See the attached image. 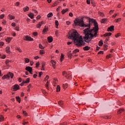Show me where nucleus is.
<instances>
[{
  "label": "nucleus",
  "instance_id": "1",
  "mask_svg": "<svg viewBox=\"0 0 125 125\" xmlns=\"http://www.w3.org/2000/svg\"><path fill=\"white\" fill-rule=\"evenodd\" d=\"M87 19L89 21V24H85L83 23V18H76L74 21L73 26L78 25V26H81V27H88L84 30L85 35L84 40L85 42L90 43L93 38L97 37V33L99 28H98V23L95 20L88 17H87Z\"/></svg>",
  "mask_w": 125,
  "mask_h": 125
},
{
  "label": "nucleus",
  "instance_id": "2",
  "mask_svg": "<svg viewBox=\"0 0 125 125\" xmlns=\"http://www.w3.org/2000/svg\"><path fill=\"white\" fill-rule=\"evenodd\" d=\"M68 39L72 40L77 46L78 47L85 45V42H83V36H80L77 31L73 30L68 33Z\"/></svg>",
  "mask_w": 125,
  "mask_h": 125
},
{
  "label": "nucleus",
  "instance_id": "3",
  "mask_svg": "<svg viewBox=\"0 0 125 125\" xmlns=\"http://www.w3.org/2000/svg\"><path fill=\"white\" fill-rule=\"evenodd\" d=\"M13 73L11 72H9L7 74L4 75L3 77H2V80H4L5 79H9V78H11V79L13 78Z\"/></svg>",
  "mask_w": 125,
  "mask_h": 125
},
{
  "label": "nucleus",
  "instance_id": "4",
  "mask_svg": "<svg viewBox=\"0 0 125 125\" xmlns=\"http://www.w3.org/2000/svg\"><path fill=\"white\" fill-rule=\"evenodd\" d=\"M71 76L72 75L71 74V73H70V72H68L66 73V75L65 76V77L67 80H71V79H72Z\"/></svg>",
  "mask_w": 125,
  "mask_h": 125
},
{
  "label": "nucleus",
  "instance_id": "5",
  "mask_svg": "<svg viewBox=\"0 0 125 125\" xmlns=\"http://www.w3.org/2000/svg\"><path fill=\"white\" fill-rule=\"evenodd\" d=\"M24 41H29L30 42H32V41H33V39L29 36H26L24 38Z\"/></svg>",
  "mask_w": 125,
  "mask_h": 125
},
{
  "label": "nucleus",
  "instance_id": "6",
  "mask_svg": "<svg viewBox=\"0 0 125 125\" xmlns=\"http://www.w3.org/2000/svg\"><path fill=\"white\" fill-rule=\"evenodd\" d=\"M20 86L18 85V84H15L14 86H13L12 88L14 89L13 90L14 91H16V90H18L19 89Z\"/></svg>",
  "mask_w": 125,
  "mask_h": 125
},
{
  "label": "nucleus",
  "instance_id": "7",
  "mask_svg": "<svg viewBox=\"0 0 125 125\" xmlns=\"http://www.w3.org/2000/svg\"><path fill=\"white\" fill-rule=\"evenodd\" d=\"M30 83V78H27L26 81L22 80V84H24V83Z\"/></svg>",
  "mask_w": 125,
  "mask_h": 125
},
{
  "label": "nucleus",
  "instance_id": "8",
  "mask_svg": "<svg viewBox=\"0 0 125 125\" xmlns=\"http://www.w3.org/2000/svg\"><path fill=\"white\" fill-rule=\"evenodd\" d=\"M114 31V25H111L107 28V32H112Z\"/></svg>",
  "mask_w": 125,
  "mask_h": 125
},
{
  "label": "nucleus",
  "instance_id": "9",
  "mask_svg": "<svg viewBox=\"0 0 125 125\" xmlns=\"http://www.w3.org/2000/svg\"><path fill=\"white\" fill-rule=\"evenodd\" d=\"M43 21L40 22L39 23H38L37 25V28H38L39 29H41V26H42V25H43Z\"/></svg>",
  "mask_w": 125,
  "mask_h": 125
},
{
  "label": "nucleus",
  "instance_id": "10",
  "mask_svg": "<svg viewBox=\"0 0 125 125\" xmlns=\"http://www.w3.org/2000/svg\"><path fill=\"white\" fill-rule=\"evenodd\" d=\"M25 70L28 72H31V71H33V68H32V67L30 66H26Z\"/></svg>",
  "mask_w": 125,
  "mask_h": 125
},
{
  "label": "nucleus",
  "instance_id": "11",
  "mask_svg": "<svg viewBox=\"0 0 125 125\" xmlns=\"http://www.w3.org/2000/svg\"><path fill=\"white\" fill-rule=\"evenodd\" d=\"M28 16H29V17H30L31 18V19H34V18L35 17V15H34V14L33 13H30L28 14Z\"/></svg>",
  "mask_w": 125,
  "mask_h": 125
},
{
  "label": "nucleus",
  "instance_id": "12",
  "mask_svg": "<svg viewBox=\"0 0 125 125\" xmlns=\"http://www.w3.org/2000/svg\"><path fill=\"white\" fill-rule=\"evenodd\" d=\"M48 42H52V41L53 39H52V37L50 36L47 38Z\"/></svg>",
  "mask_w": 125,
  "mask_h": 125
},
{
  "label": "nucleus",
  "instance_id": "13",
  "mask_svg": "<svg viewBox=\"0 0 125 125\" xmlns=\"http://www.w3.org/2000/svg\"><path fill=\"white\" fill-rule=\"evenodd\" d=\"M58 3H59V1H57L56 2H55L53 5H52V7H54L55 6H56V5H57V4H58Z\"/></svg>",
  "mask_w": 125,
  "mask_h": 125
},
{
  "label": "nucleus",
  "instance_id": "14",
  "mask_svg": "<svg viewBox=\"0 0 125 125\" xmlns=\"http://www.w3.org/2000/svg\"><path fill=\"white\" fill-rule=\"evenodd\" d=\"M9 19L10 20H14V19H15V17L11 15H9Z\"/></svg>",
  "mask_w": 125,
  "mask_h": 125
},
{
  "label": "nucleus",
  "instance_id": "15",
  "mask_svg": "<svg viewBox=\"0 0 125 125\" xmlns=\"http://www.w3.org/2000/svg\"><path fill=\"white\" fill-rule=\"evenodd\" d=\"M29 9H30V8L28 6H26L25 7L23 8V10L24 12L28 11L29 10Z\"/></svg>",
  "mask_w": 125,
  "mask_h": 125
},
{
  "label": "nucleus",
  "instance_id": "16",
  "mask_svg": "<svg viewBox=\"0 0 125 125\" xmlns=\"http://www.w3.org/2000/svg\"><path fill=\"white\" fill-rule=\"evenodd\" d=\"M90 49V47H89L88 46H86L83 47V50L85 51L89 50Z\"/></svg>",
  "mask_w": 125,
  "mask_h": 125
},
{
  "label": "nucleus",
  "instance_id": "17",
  "mask_svg": "<svg viewBox=\"0 0 125 125\" xmlns=\"http://www.w3.org/2000/svg\"><path fill=\"white\" fill-rule=\"evenodd\" d=\"M112 35V33H106L105 34H104V37H109L110 36H111Z\"/></svg>",
  "mask_w": 125,
  "mask_h": 125
},
{
  "label": "nucleus",
  "instance_id": "18",
  "mask_svg": "<svg viewBox=\"0 0 125 125\" xmlns=\"http://www.w3.org/2000/svg\"><path fill=\"white\" fill-rule=\"evenodd\" d=\"M68 56L70 59H72V56H73V54L71 53V51L68 53Z\"/></svg>",
  "mask_w": 125,
  "mask_h": 125
},
{
  "label": "nucleus",
  "instance_id": "19",
  "mask_svg": "<svg viewBox=\"0 0 125 125\" xmlns=\"http://www.w3.org/2000/svg\"><path fill=\"white\" fill-rule=\"evenodd\" d=\"M52 16H53V14L51 12L48 14L47 17H48V18H50V17H52Z\"/></svg>",
  "mask_w": 125,
  "mask_h": 125
},
{
  "label": "nucleus",
  "instance_id": "20",
  "mask_svg": "<svg viewBox=\"0 0 125 125\" xmlns=\"http://www.w3.org/2000/svg\"><path fill=\"white\" fill-rule=\"evenodd\" d=\"M68 10H69V9H66L62 10V14H64L65 13H66V12H67L68 11Z\"/></svg>",
  "mask_w": 125,
  "mask_h": 125
},
{
  "label": "nucleus",
  "instance_id": "21",
  "mask_svg": "<svg viewBox=\"0 0 125 125\" xmlns=\"http://www.w3.org/2000/svg\"><path fill=\"white\" fill-rule=\"evenodd\" d=\"M80 51V50L79 49H76L73 51V54H76L77 52H79Z\"/></svg>",
  "mask_w": 125,
  "mask_h": 125
},
{
  "label": "nucleus",
  "instance_id": "22",
  "mask_svg": "<svg viewBox=\"0 0 125 125\" xmlns=\"http://www.w3.org/2000/svg\"><path fill=\"white\" fill-rule=\"evenodd\" d=\"M62 87L64 89H66V88H67V87H68V84H67V83L63 84Z\"/></svg>",
  "mask_w": 125,
  "mask_h": 125
},
{
  "label": "nucleus",
  "instance_id": "23",
  "mask_svg": "<svg viewBox=\"0 0 125 125\" xmlns=\"http://www.w3.org/2000/svg\"><path fill=\"white\" fill-rule=\"evenodd\" d=\"M6 51L7 53H9V52H10V47H7L6 48Z\"/></svg>",
  "mask_w": 125,
  "mask_h": 125
},
{
  "label": "nucleus",
  "instance_id": "24",
  "mask_svg": "<svg viewBox=\"0 0 125 125\" xmlns=\"http://www.w3.org/2000/svg\"><path fill=\"white\" fill-rule=\"evenodd\" d=\"M64 55L63 54H61L60 61L61 62H62L63 61V59H64Z\"/></svg>",
  "mask_w": 125,
  "mask_h": 125
},
{
  "label": "nucleus",
  "instance_id": "25",
  "mask_svg": "<svg viewBox=\"0 0 125 125\" xmlns=\"http://www.w3.org/2000/svg\"><path fill=\"white\" fill-rule=\"evenodd\" d=\"M106 21H107V19H103L101 21V23H103L104 24H105Z\"/></svg>",
  "mask_w": 125,
  "mask_h": 125
},
{
  "label": "nucleus",
  "instance_id": "26",
  "mask_svg": "<svg viewBox=\"0 0 125 125\" xmlns=\"http://www.w3.org/2000/svg\"><path fill=\"white\" fill-rule=\"evenodd\" d=\"M6 42H10V41H11V38L8 37L7 39H5Z\"/></svg>",
  "mask_w": 125,
  "mask_h": 125
},
{
  "label": "nucleus",
  "instance_id": "27",
  "mask_svg": "<svg viewBox=\"0 0 125 125\" xmlns=\"http://www.w3.org/2000/svg\"><path fill=\"white\" fill-rule=\"evenodd\" d=\"M16 98L17 99V101H18L19 103H20V102H21V100L20 99V97H19V96L16 97Z\"/></svg>",
  "mask_w": 125,
  "mask_h": 125
},
{
  "label": "nucleus",
  "instance_id": "28",
  "mask_svg": "<svg viewBox=\"0 0 125 125\" xmlns=\"http://www.w3.org/2000/svg\"><path fill=\"white\" fill-rule=\"evenodd\" d=\"M99 46H102L103 45V41L101 40L99 42Z\"/></svg>",
  "mask_w": 125,
  "mask_h": 125
},
{
  "label": "nucleus",
  "instance_id": "29",
  "mask_svg": "<svg viewBox=\"0 0 125 125\" xmlns=\"http://www.w3.org/2000/svg\"><path fill=\"white\" fill-rule=\"evenodd\" d=\"M58 104L60 106H62L63 104V102L62 101H60V102H58Z\"/></svg>",
  "mask_w": 125,
  "mask_h": 125
},
{
  "label": "nucleus",
  "instance_id": "30",
  "mask_svg": "<svg viewBox=\"0 0 125 125\" xmlns=\"http://www.w3.org/2000/svg\"><path fill=\"white\" fill-rule=\"evenodd\" d=\"M48 28L46 27V26H45V28L43 30V33L47 32Z\"/></svg>",
  "mask_w": 125,
  "mask_h": 125
},
{
  "label": "nucleus",
  "instance_id": "31",
  "mask_svg": "<svg viewBox=\"0 0 125 125\" xmlns=\"http://www.w3.org/2000/svg\"><path fill=\"white\" fill-rule=\"evenodd\" d=\"M124 109L123 108L119 109L118 111V114H121V113H122V112H124Z\"/></svg>",
  "mask_w": 125,
  "mask_h": 125
},
{
  "label": "nucleus",
  "instance_id": "32",
  "mask_svg": "<svg viewBox=\"0 0 125 125\" xmlns=\"http://www.w3.org/2000/svg\"><path fill=\"white\" fill-rule=\"evenodd\" d=\"M57 91L58 92L60 91V86H59V85H58L57 86Z\"/></svg>",
  "mask_w": 125,
  "mask_h": 125
},
{
  "label": "nucleus",
  "instance_id": "33",
  "mask_svg": "<svg viewBox=\"0 0 125 125\" xmlns=\"http://www.w3.org/2000/svg\"><path fill=\"white\" fill-rule=\"evenodd\" d=\"M25 62H26V63H29V62H30V59L28 58H25Z\"/></svg>",
  "mask_w": 125,
  "mask_h": 125
},
{
  "label": "nucleus",
  "instance_id": "34",
  "mask_svg": "<svg viewBox=\"0 0 125 125\" xmlns=\"http://www.w3.org/2000/svg\"><path fill=\"white\" fill-rule=\"evenodd\" d=\"M121 18H119V19H117L115 20V21L118 23V22H120L121 21Z\"/></svg>",
  "mask_w": 125,
  "mask_h": 125
},
{
  "label": "nucleus",
  "instance_id": "35",
  "mask_svg": "<svg viewBox=\"0 0 125 125\" xmlns=\"http://www.w3.org/2000/svg\"><path fill=\"white\" fill-rule=\"evenodd\" d=\"M46 88L47 89L49 90V88H48V82H47L45 84Z\"/></svg>",
  "mask_w": 125,
  "mask_h": 125
},
{
  "label": "nucleus",
  "instance_id": "36",
  "mask_svg": "<svg viewBox=\"0 0 125 125\" xmlns=\"http://www.w3.org/2000/svg\"><path fill=\"white\" fill-rule=\"evenodd\" d=\"M52 64L53 65V67H54L55 66V64H56V62H55V61H52Z\"/></svg>",
  "mask_w": 125,
  "mask_h": 125
},
{
  "label": "nucleus",
  "instance_id": "37",
  "mask_svg": "<svg viewBox=\"0 0 125 125\" xmlns=\"http://www.w3.org/2000/svg\"><path fill=\"white\" fill-rule=\"evenodd\" d=\"M2 121H3V117L0 115V122H2Z\"/></svg>",
  "mask_w": 125,
  "mask_h": 125
},
{
  "label": "nucleus",
  "instance_id": "38",
  "mask_svg": "<svg viewBox=\"0 0 125 125\" xmlns=\"http://www.w3.org/2000/svg\"><path fill=\"white\" fill-rule=\"evenodd\" d=\"M4 18V14L0 15V19H3Z\"/></svg>",
  "mask_w": 125,
  "mask_h": 125
},
{
  "label": "nucleus",
  "instance_id": "39",
  "mask_svg": "<svg viewBox=\"0 0 125 125\" xmlns=\"http://www.w3.org/2000/svg\"><path fill=\"white\" fill-rule=\"evenodd\" d=\"M99 15H100V16H102V17L104 16V13H102V12H99Z\"/></svg>",
  "mask_w": 125,
  "mask_h": 125
},
{
  "label": "nucleus",
  "instance_id": "40",
  "mask_svg": "<svg viewBox=\"0 0 125 125\" xmlns=\"http://www.w3.org/2000/svg\"><path fill=\"white\" fill-rule=\"evenodd\" d=\"M40 54H44V50H40Z\"/></svg>",
  "mask_w": 125,
  "mask_h": 125
},
{
  "label": "nucleus",
  "instance_id": "41",
  "mask_svg": "<svg viewBox=\"0 0 125 125\" xmlns=\"http://www.w3.org/2000/svg\"><path fill=\"white\" fill-rule=\"evenodd\" d=\"M59 24V23L58 22V21H55V25L57 26H58V25Z\"/></svg>",
  "mask_w": 125,
  "mask_h": 125
},
{
  "label": "nucleus",
  "instance_id": "42",
  "mask_svg": "<svg viewBox=\"0 0 125 125\" xmlns=\"http://www.w3.org/2000/svg\"><path fill=\"white\" fill-rule=\"evenodd\" d=\"M44 66H45V64H44V63H42V68L43 69V71H44V68L43 67H44Z\"/></svg>",
  "mask_w": 125,
  "mask_h": 125
},
{
  "label": "nucleus",
  "instance_id": "43",
  "mask_svg": "<svg viewBox=\"0 0 125 125\" xmlns=\"http://www.w3.org/2000/svg\"><path fill=\"white\" fill-rule=\"evenodd\" d=\"M111 116H110V115H107V116H106L104 118H105V119H111Z\"/></svg>",
  "mask_w": 125,
  "mask_h": 125
},
{
  "label": "nucleus",
  "instance_id": "44",
  "mask_svg": "<svg viewBox=\"0 0 125 125\" xmlns=\"http://www.w3.org/2000/svg\"><path fill=\"white\" fill-rule=\"evenodd\" d=\"M67 73L66 72V71H63L62 72V76H63V77H65V76H66Z\"/></svg>",
  "mask_w": 125,
  "mask_h": 125
},
{
  "label": "nucleus",
  "instance_id": "45",
  "mask_svg": "<svg viewBox=\"0 0 125 125\" xmlns=\"http://www.w3.org/2000/svg\"><path fill=\"white\" fill-rule=\"evenodd\" d=\"M36 68H38L39 67V66H40V62H37L36 63Z\"/></svg>",
  "mask_w": 125,
  "mask_h": 125
},
{
  "label": "nucleus",
  "instance_id": "46",
  "mask_svg": "<svg viewBox=\"0 0 125 125\" xmlns=\"http://www.w3.org/2000/svg\"><path fill=\"white\" fill-rule=\"evenodd\" d=\"M39 47L40 48H41V49H43V47L42 46V44H39Z\"/></svg>",
  "mask_w": 125,
  "mask_h": 125
},
{
  "label": "nucleus",
  "instance_id": "47",
  "mask_svg": "<svg viewBox=\"0 0 125 125\" xmlns=\"http://www.w3.org/2000/svg\"><path fill=\"white\" fill-rule=\"evenodd\" d=\"M104 53V51H100L98 53V54H103Z\"/></svg>",
  "mask_w": 125,
  "mask_h": 125
},
{
  "label": "nucleus",
  "instance_id": "48",
  "mask_svg": "<svg viewBox=\"0 0 125 125\" xmlns=\"http://www.w3.org/2000/svg\"><path fill=\"white\" fill-rule=\"evenodd\" d=\"M17 50H18L19 52H22V50L20 48H17Z\"/></svg>",
  "mask_w": 125,
  "mask_h": 125
},
{
  "label": "nucleus",
  "instance_id": "49",
  "mask_svg": "<svg viewBox=\"0 0 125 125\" xmlns=\"http://www.w3.org/2000/svg\"><path fill=\"white\" fill-rule=\"evenodd\" d=\"M20 3L19 2H17L16 4H15V6H18Z\"/></svg>",
  "mask_w": 125,
  "mask_h": 125
},
{
  "label": "nucleus",
  "instance_id": "50",
  "mask_svg": "<svg viewBox=\"0 0 125 125\" xmlns=\"http://www.w3.org/2000/svg\"><path fill=\"white\" fill-rule=\"evenodd\" d=\"M49 78V77L47 75L44 79L45 82V81H47L48 80Z\"/></svg>",
  "mask_w": 125,
  "mask_h": 125
},
{
  "label": "nucleus",
  "instance_id": "51",
  "mask_svg": "<svg viewBox=\"0 0 125 125\" xmlns=\"http://www.w3.org/2000/svg\"><path fill=\"white\" fill-rule=\"evenodd\" d=\"M69 16L70 17H73V13L72 12L69 13Z\"/></svg>",
  "mask_w": 125,
  "mask_h": 125
},
{
  "label": "nucleus",
  "instance_id": "52",
  "mask_svg": "<svg viewBox=\"0 0 125 125\" xmlns=\"http://www.w3.org/2000/svg\"><path fill=\"white\" fill-rule=\"evenodd\" d=\"M33 36H37L38 35V32H34L33 33Z\"/></svg>",
  "mask_w": 125,
  "mask_h": 125
},
{
  "label": "nucleus",
  "instance_id": "53",
  "mask_svg": "<svg viewBox=\"0 0 125 125\" xmlns=\"http://www.w3.org/2000/svg\"><path fill=\"white\" fill-rule=\"evenodd\" d=\"M23 115H24V116H27V113L26 112V111H23Z\"/></svg>",
  "mask_w": 125,
  "mask_h": 125
},
{
  "label": "nucleus",
  "instance_id": "54",
  "mask_svg": "<svg viewBox=\"0 0 125 125\" xmlns=\"http://www.w3.org/2000/svg\"><path fill=\"white\" fill-rule=\"evenodd\" d=\"M4 43L2 42H0V46H2L3 45Z\"/></svg>",
  "mask_w": 125,
  "mask_h": 125
},
{
  "label": "nucleus",
  "instance_id": "55",
  "mask_svg": "<svg viewBox=\"0 0 125 125\" xmlns=\"http://www.w3.org/2000/svg\"><path fill=\"white\" fill-rule=\"evenodd\" d=\"M5 57H6V56L4 55H3V56H1V58L2 59H5Z\"/></svg>",
  "mask_w": 125,
  "mask_h": 125
},
{
  "label": "nucleus",
  "instance_id": "56",
  "mask_svg": "<svg viewBox=\"0 0 125 125\" xmlns=\"http://www.w3.org/2000/svg\"><path fill=\"white\" fill-rule=\"evenodd\" d=\"M107 58H111L112 57V55L111 54H109V55L106 56Z\"/></svg>",
  "mask_w": 125,
  "mask_h": 125
},
{
  "label": "nucleus",
  "instance_id": "57",
  "mask_svg": "<svg viewBox=\"0 0 125 125\" xmlns=\"http://www.w3.org/2000/svg\"><path fill=\"white\" fill-rule=\"evenodd\" d=\"M42 72H39V76L40 77V78H41V77L42 76Z\"/></svg>",
  "mask_w": 125,
  "mask_h": 125
},
{
  "label": "nucleus",
  "instance_id": "58",
  "mask_svg": "<svg viewBox=\"0 0 125 125\" xmlns=\"http://www.w3.org/2000/svg\"><path fill=\"white\" fill-rule=\"evenodd\" d=\"M86 2H87V4H90V0H87Z\"/></svg>",
  "mask_w": 125,
  "mask_h": 125
},
{
  "label": "nucleus",
  "instance_id": "59",
  "mask_svg": "<svg viewBox=\"0 0 125 125\" xmlns=\"http://www.w3.org/2000/svg\"><path fill=\"white\" fill-rule=\"evenodd\" d=\"M37 77H38V75H37V74H34L33 75V78H34V79H36L37 78Z\"/></svg>",
  "mask_w": 125,
  "mask_h": 125
},
{
  "label": "nucleus",
  "instance_id": "60",
  "mask_svg": "<svg viewBox=\"0 0 125 125\" xmlns=\"http://www.w3.org/2000/svg\"><path fill=\"white\" fill-rule=\"evenodd\" d=\"M33 11H34L35 13H36L37 14H38V11H37V10H35V9H33Z\"/></svg>",
  "mask_w": 125,
  "mask_h": 125
},
{
  "label": "nucleus",
  "instance_id": "61",
  "mask_svg": "<svg viewBox=\"0 0 125 125\" xmlns=\"http://www.w3.org/2000/svg\"><path fill=\"white\" fill-rule=\"evenodd\" d=\"M5 63H6V65H8V63H9V61L6 60L5 62Z\"/></svg>",
  "mask_w": 125,
  "mask_h": 125
},
{
  "label": "nucleus",
  "instance_id": "62",
  "mask_svg": "<svg viewBox=\"0 0 125 125\" xmlns=\"http://www.w3.org/2000/svg\"><path fill=\"white\" fill-rule=\"evenodd\" d=\"M19 82L20 83H21V82H22V79L21 78H19Z\"/></svg>",
  "mask_w": 125,
  "mask_h": 125
},
{
  "label": "nucleus",
  "instance_id": "63",
  "mask_svg": "<svg viewBox=\"0 0 125 125\" xmlns=\"http://www.w3.org/2000/svg\"><path fill=\"white\" fill-rule=\"evenodd\" d=\"M28 124H29V122H25L24 123H23L22 125H28Z\"/></svg>",
  "mask_w": 125,
  "mask_h": 125
},
{
  "label": "nucleus",
  "instance_id": "64",
  "mask_svg": "<svg viewBox=\"0 0 125 125\" xmlns=\"http://www.w3.org/2000/svg\"><path fill=\"white\" fill-rule=\"evenodd\" d=\"M16 31H19V27L17 26V27H16Z\"/></svg>",
  "mask_w": 125,
  "mask_h": 125
}]
</instances>
